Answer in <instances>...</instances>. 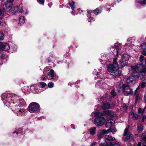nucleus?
<instances>
[{
  "label": "nucleus",
  "mask_w": 146,
  "mask_h": 146,
  "mask_svg": "<svg viewBox=\"0 0 146 146\" xmlns=\"http://www.w3.org/2000/svg\"><path fill=\"white\" fill-rule=\"evenodd\" d=\"M17 96L12 93H8L3 94L2 96V100H6L4 104L7 106L15 107L19 105L23 106L25 105V101L23 99H20L18 100H16L18 98Z\"/></svg>",
  "instance_id": "f257e3e1"
},
{
  "label": "nucleus",
  "mask_w": 146,
  "mask_h": 146,
  "mask_svg": "<svg viewBox=\"0 0 146 146\" xmlns=\"http://www.w3.org/2000/svg\"><path fill=\"white\" fill-rule=\"evenodd\" d=\"M6 7L5 10L6 11H10L14 14H16V13H19V15H26L27 11L25 7L22 6V5H20L19 7L17 6L12 7V4L8 3L5 4Z\"/></svg>",
  "instance_id": "f03ea898"
},
{
  "label": "nucleus",
  "mask_w": 146,
  "mask_h": 146,
  "mask_svg": "<svg viewBox=\"0 0 146 146\" xmlns=\"http://www.w3.org/2000/svg\"><path fill=\"white\" fill-rule=\"evenodd\" d=\"M140 64H137L133 67V69L137 71H140L141 75L143 78H146V68L144 67L146 66V57L141 55L139 57Z\"/></svg>",
  "instance_id": "7ed1b4c3"
},
{
  "label": "nucleus",
  "mask_w": 146,
  "mask_h": 146,
  "mask_svg": "<svg viewBox=\"0 0 146 146\" xmlns=\"http://www.w3.org/2000/svg\"><path fill=\"white\" fill-rule=\"evenodd\" d=\"M94 113L95 115H97L94 120L95 124L98 127L102 126L106 122L105 119L101 116H100V113L96 112Z\"/></svg>",
  "instance_id": "20e7f679"
},
{
  "label": "nucleus",
  "mask_w": 146,
  "mask_h": 146,
  "mask_svg": "<svg viewBox=\"0 0 146 146\" xmlns=\"http://www.w3.org/2000/svg\"><path fill=\"white\" fill-rule=\"evenodd\" d=\"M123 139L125 141L128 140L129 141H133L134 139L133 135L128 131V127L126 128L124 130Z\"/></svg>",
  "instance_id": "39448f33"
},
{
  "label": "nucleus",
  "mask_w": 146,
  "mask_h": 146,
  "mask_svg": "<svg viewBox=\"0 0 146 146\" xmlns=\"http://www.w3.org/2000/svg\"><path fill=\"white\" fill-rule=\"evenodd\" d=\"M40 106L39 104L36 102L31 103L29 106V110L31 113H33L39 110Z\"/></svg>",
  "instance_id": "423d86ee"
},
{
  "label": "nucleus",
  "mask_w": 146,
  "mask_h": 146,
  "mask_svg": "<svg viewBox=\"0 0 146 146\" xmlns=\"http://www.w3.org/2000/svg\"><path fill=\"white\" fill-rule=\"evenodd\" d=\"M101 12V10L98 9H96L95 10L93 11L88 10L87 11L88 14L87 16L89 19L92 20L94 21V15L93 13L96 15H97L100 13Z\"/></svg>",
  "instance_id": "0eeeda50"
},
{
  "label": "nucleus",
  "mask_w": 146,
  "mask_h": 146,
  "mask_svg": "<svg viewBox=\"0 0 146 146\" xmlns=\"http://www.w3.org/2000/svg\"><path fill=\"white\" fill-rule=\"evenodd\" d=\"M44 72H46L48 75L51 77V79H54V77H56L58 78V77L55 75L54 70L52 69H49L47 67H46L44 69Z\"/></svg>",
  "instance_id": "6e6552de"
},
{
  "label": "nucleus",
  "mask_w": 146,
  "mask_h": 146,
  "mask_svg": "<svg viewBox=\"0 0 146 146\" xmlns=\"http://www.w3.org/2000/svg\"><path fill=\"white\" fill-rule=\"evenodd\" d=\"M133 67H135V66H131V67L132 71L133 72L132 75L133 77L136 78H139V76H140L141 79H144L146 78H143L142 76L141 75L140 71L135 70V69H133L132 68Z\"/></svg>",
  "instance_id": "1a4fd4ad"
},
{
  "label": "nucleus",
  "mask_w": 146,
  "mask_h": 146,
  "mask_svg": "<svg viewBox=\"0 0 146 146\" xmlns=\"http://www.w3.org/2000/svg\"><path fill=\"white\" fill-rule=\"evenodd\" d=\"M118 69V64H110L107 66L108 70L110 72L117 71Z\"/></svg>",
  "instance_id": "9d476101"
},
{
  "label": "nucleus",
  "mask_w": 146,
  "mask_h": 146,
  "mask_svg": "<svg viewBox=\"0 0 146 146\" xmlns=\"http://www.w3.org/2000/svg\"><path fill=\"white\" fill-rule=\"evenodd\" d=\"M11 109L15 113H16L17 115L22 116L23 115L25 112V110L23 109L19 110L18 109L14 108L15 107H11Z\"/></svg>",
  "instance_id": "9b49d317"
},
{
  "label": "nucleus",
  "mask_w": 146,
  "mask_h": 146,
  "mask_svg": "<svg viewBox=\"0 0 146 146\" xmlns=\"http://www.w3.org/2000/svg\"><path fill=\"white\" fill-rule=\"evenodd\" d=\"M114 47L117 50V54L118 55L119 53L121 52L123 50L124 47L121 45V44L119 43H116L114 44Z\"/></svg>",
  "instance_id": "f8f14e48"
},
{
  "label": "nucleus",
  "mask_w": 146,
  "mask_h": 146,
  "mask_svg": "<svg viewBox=\"0 0 146 146\" xmlns=\"http://www.w3.org/2000/svg\"><path fill=\"white\" fill-rule=\"evenodd\" d=\"M10 46L9 44L0 42V49L5 51H7L10 49Z\"/></svg>",
  "instance_id": "ddd939ff"
},
{
  "label": "nucleus",
  "mask_w": 146,
  "mask_h": 146,
  "mask_svg": "<svg viewBox=\"0 0 146 146\" xmlns=\"http://www.w3.org/2000/svg\"><path fill=\"white\" fill-rule=\"evenodd\" d=\"M98 72L96 70L94 71L93 74L95 75L94 78L96 79H101L102 77V74L101 73L100 70H98Z\"/></svg>",
  "instance_id": "4468645a"
},
{
  "label": "nucleus",
  "mask_w": 146,
  "mask_h": 146,
  "mask_svg": "<svg viewBox=\"0 0 146 146\" xmlns=\"http://www.w3.org/2000/svg\"><path fill=\"white\" fill-rule=\"evenodd\" d=\"M100 113V116H107L111 118H112L113 116L112 114L111 113L110 111L108 110H104L103 112Z\"/></svg>",
  "instance_id": "2eb2a0df"
},
{
  "label": "nucleus",
  "mask_w": 146,
  "mask_h": 146,
  "mask_svg": "<svg viewBox=\"0 0 146 146\" xmlns=\"http://www.w3.org/2000/svg\"><path fill=\"white\" fill-rule=\"evenodd\" d=\"M108 132V131L106 130H100L97 133V136L98 139H100L102 138L103 136L107 133Z\"/></svg>",
  "instance_id": "dca6fc26"
},
{
  "label": "nucleus",
  "mask_w": 146,
  "mask_h": 146,
  "mask_svg": "<svg viewBox=\"0 0 146 146\" xmlns=\"http://www.w3.org/2000/svg\"><path fill=\"white\" fill-rule=\"evenodd\" d=\"M126 79L127 83L129 86L132 85L135 82V81L133 77H129L127 78Z\"/></svg>",
  "instance_id": "f3484780"
},
{
  "label": "nucleus",
  "mask_w": 146,
  "mask_h": 146,
  "mask_svg": "<svg viewBox=\"0 0 146 146\" xmlns=\"http://www.w3.org/2000/svg\"><path fill=\"white\" fill-rule=\"evenodd\" d=\"M110 118V120H108L106 124V127L108 128H110L111 126L114 124L115 121L114 120L111 119Z\"/></svg>",
  "instance_id": "a211bd4d"
},
{
  "label": "nucleus",
  "mask_w": 146,
  "mask_h": 146,
  "mask_svg": "<svg viewBox=\"0 0 146 146\" xmlns=\"http://www.w3.org/2000/svg\"><path fill=\"white\" fill-rule=\"evenodd\" d=\"M102 107L104 109H109L111 108L110 104L108 102L104 103Z\"/></svg>",
  "instance_id": "6ab92c4d"
},
{
  "label": "nucleus",
  "mask_w": 146,
  "mask_h": 146,
  "mask_svg": "<svg viewBox=\"0 0 146 146\" xmlns=\"http://www.w3.org/2000/svg\"><path fill=\"white\" fill-rule=\"evenodd\" d=\"M96 127H93L89 129L88 131L90 135H93L96 133Z\"/></svg>",
  "instance_id": "aec40b11"
},
{
  "label": "nucleus",
  "mask_w": 146,
  "mask_h": 146,
  "mask_svg": "<svg viewBox=\"0 0 146 146\" xmlns=\"http://www.w3.org/2000/svg\"><path fill=\"white\" fill-rule=\"evenodd\" d=\"M143 126L142 124L140 123H138L137 128V131L139 133H140L142 132L143 130Z\"/></svg>",
  "instance_id": "412c9836"
},
{
  "label": "nucleus",
  "mask_w": 146,
  "mask_h": 146,
  "mask_svg": "<svg viewBox=\"0 0 146 146\" xmlns=\"http://www.w3.org/2000/svg\"><path fill=\"white\" fill-rule=\"evenodd\" d=\"M104 137L105 139L108 141H113L115 139L114 137H112L111 136L108 135H106Z\"/></svg>",
  "instance_id": "4be33fe9"
},
{
  "label": "nucleus",
  "mask_w": 146,
  "mask_h": 146,
  "mask_svg": "<svg viewBox=\"0 0 146 146\" xmlns=\"http://www.w3.org/2000/svg\"><path fill=\"white\" fill-rule=\"evenodd\" d=\"M129 116L131 117L133 119H137L138 117V115L132 112H131L129 113Z\"/></svg>",
  "instance_id": "5701e85b"
},
{
  "label": "nucleus",
  "mask_w": 146,
  "mask_h": 146,
  "mask_svg": "<svg viewBox=\"0 0 146 146\" xmlns=\"http://www.w3.org/2000/svg\"><path fill=\"white\" fill-rule=\"evenodd\" d=\"M121 58L123 60L127 61L129 59V56L128 54H124L122 56Z\"/></svg>",
  "instance_id": "b1692460"
},
{
  "label": "nucleus",
  "mask_w": 146,
  "mask_h": 146,
  "mask_svg": "<svg viewBox=\"0 0 146 146\" xmlns=\"http://www.w3.org/2000/svg\"><path fill=\"white\" fill-rule=\"evenodd\" d=\"M37 86L36 84H34L31 85L30 87V89L33 93H35V90L37 89Z\"/></svg>",
  "instance_id": "393cba45"
},
{
  "label": "nucleus",
  "mask_w": 146,
  "mask_h": 146,
  "mask_svg": "<svg viewBox=\"0 0 146 146\" xmlns=\"http://www.w3.org/2000/svg\"><path fill=\"white\" fill-rule=\"evenodd\" d=\"M25 19L24 18L23 16H20L19 18V24L21 25L25 22Z\"/></svg>",
  "instance_id": "a878e982"
},
{
  "label": "nucleus",
  "mask_w": 146,
  "mask_h": 146,
  "mask_svg": "<svg viewBox=\"0 0 146 146\" xmlns=\"http://www.w3.org/2000/svg\"><path fill=\"white\" fill-rule=\"evenodd\" d=\"M6 7L5 5L4 6L3 9H0V19H1L2 16L4 15V12L5 11H6L5 10Z\"/></svg>",
  "instance_id": "bb28decb"
},
{
  "label": "nucleus",
  "mask_w": 146,
  "mask_h": 146,
  "mask_svg": "<svg viewBox=\"0 0 146 146\" xmlns=\"http://www.w3.org/2000/svg\"><path fill=\"white\" fill-rule=\"evenodd\" d=\"M141 139L146 144V131L142 134L141 136Z\"/></svg>",
  "instance_id": "cd10ccee"
},
{
  "label": "nucleus",
  "mask_w": 146,
  "mask_h": 146,
  "mask_svg": "<svg viewBox=\"0 0 146 146\" xmlns=\"http://www.w3.org/2000/svg\"><path fill=\"white\" fill-rule=\"evenodd\" d=\"M129 88V86L126 84H123L122 87V90L123 92L124 93Z\"/></svg>",
  "instance_id": "c85d7f7f"
},
{
  "label": "nucleus",
  "mask_w": 146,
  "mask_h": 146,
  "mask_svg": "<svg viewBox=\"0 0 146 146\" xmlns=\"http://www.w3.org/2000/svg\"><path fill=\"white\" fill-rule=\"evenodd\" d=\"M125 95H127L129 94H132L133 93V91L132 89H130L129 88L127 90H126L125 92H124Z\"/></svg>",
  "instance_id": "c756f323"
},
{
  "label": "nucleus",
  "mask_w": 146,
  "mask_h": 146,
  "mask_svg": "<svg viewBox=\"0 0 146 146\" xmlns=\"http://www.w3.org/2000/svg\"><path fill=\"white\" fill-rule=\"evenodd\" d=\"M104 98L105 100L108 101H110L111 100V99L112 98V97L106 94L104 96Z\"/></svg>",
  "instance_id": "7c9ffc66"
},
{
  "label": "nucleus",
  "mask_w": 146,
  "mask_h": 146,
  "mask_svg": "<svg viewBox=\"0 0 146 146\" xmlns=\"http://www.w3.org/2000/svg\"><path fill=\"white\" fill-rule=\"evenodd\" d=\"M4 33L1 31H0V41L3 40L4 38Z\"/></svg>",
  "instance_id": "2f4dec72"
},
{
  "label": "nucleus",
  "mask_w": 146,
  "mask_h": 146,
  "mask_svg": "<svg viewBox=\"0 0 146 146\" xmlns=\"http://www.w3.org/2000/svg\"><path fill=\"white\" fill-rule=\"evenodd\" d=\"M120 65L122 68L126 65V62L125 61H120Z\"/></svg>",
  "instance_id": "473e14b6"
},
{
  "label": "nucleus",
  "mask_w": 146,
  "mask_h": 146,
  "mask_svg": "<svg viewBox=\"0 0 146 146\" xmlns=\"http://www.w3.org/2000/svg\"><path fill=\"white\" fill-rule=\"evenodd\" d=\"M117 71H114V72H111L110 75H112L113 78H115L117 76Z\"/></svg>",
  "instance_id": "72a5a7b5"
},
{
  "label": "nucleus",
  "mask_w": 146,
  "mask_h": 146,
  "mask_svg": "<svg viewBox=\"0 0 146 146\" xmlns=\"http://www.w3.org/2000/svg\"><path fill=\"white\" fill-rule=\"evenodd\" d=\"M74 1H72L71 2H69V5L71 7L72 10H73L74 8Z\"/></svg>",
  "instance_id": "f704fd0d"
},
{
  "label": "nucleus",
  "mask_w": 146,
  "mask_h": 146,
  "mask_svg": "<svg viewBox=\"0 0 146 146\" xmlns=\"http://www.w3.org/2000/svg\"><path fill=\"white\" fill-rule=\"evenodd\" d=\"M135 37L132 38L130 37L129 38L127 39V41L128 42H130L133 43L135 41Z\"/></svg>",
  "instance_id": "c9c22d12"
},
{
  "label": "nucleus",
  "mask_w": 146,
  "mask_h": 146,
  "mask_svg": "<svg viewBox=\"0 0 146 146\" xmlns=\"http://www.w3.org/2000/svg\"><path fill=\"white\" fill-rule=\"evenodd\" d=\"M29 87L28 86H25L24 87L23 89V92L25 93H26L29 90Z\"/></svg>",
  "instance_id": "e433bc0d"
},
{
  "label": "nucleus",
  "mask_w": 146,
  "mask_h": 146,
  "mask_svg": "<svg viewBox=\"0 0 146 146\" xmlns=\"http://www.w3.org/2000/svg\"><path fill=\"white\" fill-rule=\"evenodd\" d=\"M40 85L42 88L45 87L46 86V84L44 82H40Z\"/></svg>",
  "instance_id": "4c0bfd02"
},
{
  "label": "nucleus",
  "mask_w": 146,
  "mask_h": 146,
  "mask_svg": "<svg viewBox=\"0 0 146 146\" xmlns=\"http://www.w3.org/2000/svg\"><path fill=\"white\" fill-rule=\"evenodd\" d=\"M139 3L141 5H145L146 4V0H140Z\"/></svg>",
  "instance_id": "58836bf2"
},
{
  "label": "nucleus",
  "mask_w": 146,
  "mask_h": 146,
  "mask_svg": "<svg viewBox=\"0 0 146 146\" xmlns=\"http://www.w3.org/2000/svg\"><path fill=\"white\" fill-rule=\"evenodd\" d=\"M111 97L112 98H114L115 96L116 95V93L113 90H112L111 92Z\"/></svg>",
  "instance_id": "ea45409f"
},
{
  "label": "nucleus",
  "mask_w": 146,
  "mask_h": 146,
  "mask_svg": "<svg viewBox=\"0 0 146 146\" xmlns=\"http://www.w3.org/2000/svg\"><path fill=\"white\" fill-rule=\"evenodd\" d=\"M134 95L135 96V100H136V101H135V102H137L138 101V100L139 99V94H134Z\"/></svg>",
  "instance_id": "a19ab883"
},
{
  "label": "nucleus",
  "mask_w": 146,
  "mask_h": 146,
  "mask_svg": "<svg viewBox=\"0 0 146 146\" xmlns=\"http://www.w3.org/2000/svg\"><path fill=\"white\" fill-rule=\"evenodd\" d=\"M141 48L143 49H146V42L143 43L141 45Z\"/></svg>",
  "instance_id": "79ce46f5"
},
{
  "label": "nucleus",
  "mask_w": 146,
  "mask_h": 146,
  "mask_svg": "<svg viewBox=\"0 0 146 146\" xmlns=\"http://www.w3.org/2000/svg\"><path fill=\"white\" fill-rule=\"evenodd\" d=\"M108 143H104L100 141L99 143V144L100 146H106L108 145Z\"/></svg>",
  "instance_id": "37998d69"
},
{
  "label": "nucleus",
  "mask_w": 146,
  "mask_h": 146,
  "mask_svg": "<svg viewBox=\"0 0 146 146\" xmlns=\"http://www.w3.org/2000/svg\"><path fill=\"white\" fill-rule=\"evenodd\" d=\"M138 113L139 114H141V116H142L144 112H142V110L141 109L139 108L138 109Z\"/></svg>",
  "instance_id": "c03bdc74"
},
{
  "label": "nucleus",
  "mask_w": 146,
  "mask_h": 146,
  "mask_svg": "<svg viewBox=\"0 0 146 146\" xmlns=\"http://www.w3.org/2000/svg\"><path fill=\"white\" fill-rule=\"evenodd\" d=\"M54 85L53 84L52 82H50L48 84V87L49 88H52Z\"/></svg>",
  "instance_id": "a18cd8bd"
},
{
  "label": "nucleus",
  "mask_w": 146,
  "mask_h": 146,
  "mask_svg": "<svg viewBox=\"0 0 146 146\" xmlns=\"http://www.w3.org/2000/svg\"><path fill=\"white\" fill-rule=\"evenodd\" d=\"M146 83L145 82H142L141 84V87L142 88H144L145 87Z\"/></svg>",
  "instance_id": "49530a36"
},
{
  "label": "nucleus",
  "mask_w": 146,
  "mask_h": 146,
  "mask_svg": "<svg viewBox=\"0 0 146 146\" xmlns=\"http://www.w3.org/2000/svg\"><path fill=\"white\" fill-rule=\"evenodd\" d=\"M117 59L116 58H115L113 59V64H118L117 63Z\"/></svg>",
  "instance_id": "de8ad7c7"
},
{
  "label": "nucleus",
  "mask_w": 146,
  "mask_h": 146,
  "mask_svg": "<svg viewBox=\"0 0 146 146\" xmlns=\"http://www.w3.org/2000/svg\"><path fill=\"white\" fill-rule=\"evenodd\" d=\"M38 2L40 4H44V0H37Z\"/></svg>",
  "instance_id": "09e8293b"
},
{
  "label": "nucleus",
  "mask_w": 146,
  "mask_h": 146,
  "mask_svg": "<svg viewBox=\"0 0 146 146\" xmlns=\"http://www.w3.org/2000/svg\"><path fill=\"white\" fill-rule=\"evenodd\" d=\"M140 87H139V86H138V87H137L135 91V93H134V94H138V92L139 91V89H140V88H139Z\"/></svg>",
  "instance_id": "8fccbe9b"
},
{
  "label": "nucleus",
  "mask_w": 146,
  "mask_h": 146,
  "mask_svg": "<svg viewBox=\"0 0 146 146\" xmlns=\"http://www.w3.org/2000/svg\"><path fill=\"white\" fill-rule=\"evenodd\" d=\"M14 0H7V3L9 4H12L11 3L14 1Z\"/></svg>",
  "instance_id": "3c124183"
},
{
  "label": "nucleus",
  "mask_w": 146,
  "mask_h": 146,
  "mask_svg": "<svg viewBox=\"0 0 146 146\" xmlns=\"http://www.w3.org/2000/svg\"><path fill=\"white\" fill-rule=\"evenodd\" d=\"M141 55H143V56H146V51L145 50H143L141 52Z\"/></svg>",
  "instance_id": "603ef678"
},
{
  "label": "nucleus",
  "mask_w": 146,
  "mask_h": 146,
  "mask_svg": "<svg viewBox=\"0 0 146 146\" xmlns=\"http://www.w3.org/2000/svg\"><path fill=\"white\" fill-rule=\"evenodd\" d=\"M117 72V76H120L121 74V72L120 71H118Z\"/></svg>",
  "instance_id": "864d4df0"
},
{
  "label": "nucleus",
  "mask_w": 146,
  "mask_h": 146,
  "mask_svg": "<svg viewBox=\"0 0 146 146\" xmlns=\"http://www.w3.org/2000/svg\"><path fill=\"white\" fill-rule=\"evenodd\" d=\"M120 85V83L119 82H117V84L116 85V86L117 87H119L120 88H121V86H119V85Z\"/></svg>",
  "instance_id": "5fc2aeb1"
},
{
  "label": "nucleus",
  "mask_w": 146,
  "mask_h": 146,
  "mask_svg": "<svg viewBox=\"0 0 146 146\" xmlns=\"http://www.w3.org/2000/svg\"><path fill=\"white\" fill-rule=\"evenodd\" d=\"M41 79L43 80H46V79H45V77H44L43 76H42V77H41Z\"/></svg>",
  "instance_id": "6e6d98bb"
},
{
  "label": "nucleus",
  "mask_w": 146,
  "mask_h": 146,
  "mask_svg": "<svg viewBox=\"0 0 146 146\" xmlns=\"http://www.w3.org/2000/svg\"><path fill=\"white\" fill-rule=\"evenodd\" d=\"M141 142H139L137 144V146H141Z\"/></svg>",
  "instance_id": "4d7b16f0"
},
{
  "label": "nucleus",
  "mask_w": 146,
  "mask_h": 146,
  "mask_svg": "<svg viewBox=\"0 0 146 146\" xmlns=\"http://www.w3.org/2000/svg\"><path fill=\"white\" fill-rule=\"evenodd\" d=\"M99 82H97V83H96V86H98L99 85Z\"/></svg>",
  "instance_id": "13d9d810"
},
{
  "label": "nucleus",
  "mask_w": 146,
  "mask_h": 146,
  "mask_svg": "<svg viewBox=\"0 0 146 146\" xmlns=\"http://www.w3.org/2000/svg\"><path fill=\"white\" fill-rule=\"evenodd\" d=\"M144 98H145V102H146V94H145L144 95Z\"/></svg>",
  "instance_id": "bf43d9fd"
},
{
  "label": "nucleus",
  "mask_w": 146,
  "mask_h": 146,
  "mask_svg": "<svg viewBox=\"0 0 146 146\" xmlns=\"http://www.w3.org/2000/svg\"><path fill=\"white\" fill-rule=\"evenodd\" d=\"M96 144V142H94L92 144V145H94V146H95Z\"/></svg>",
  "instance_id": "052dcab7"
},
{
  "label": "nucleus",
  "mask_w": 146,
  "mask_h": 146,
  "mask_svg": "<svg viewBox=\"0 0 146 146\" xmlns=\"http://www.w3.org/2000/svg\"><path fill=\"white\" fill-rule=\"evenodd\" d=\"M16 133V134H17V135H18V132H16V131H15V132H13V133Z\"/></svg>",
  "instance_id": "680f3d73"
},
{
  "label": "nucleus",
  "mask_w": 146,
  "mask_h": 146,
  "mask_svg": "<svg viewBox=\"0 0 146 146\" xmlns=\"http://www.w3.org/2000/svg\"><path fill=\"white\" fill-rule=\"evenodd\" d=\"M125 45L126 46H129V45H129V44H125Z\"/></svg>",
  "instance_id": "e2e57ef3"
},
{
  "label": "nucleus",
  "mask_w": 146,
  "mask_h": 146,
  "mask_svg": "<svg viewBox=\"0 0 146 146\" xmlns=\"http://www.w3.org/2000/svg\"><path fill=\"white\" fill-rule=\"evenodd\" d=\"M71 127H72L73 128H74L73 127L74 125H71Z\"/></svg>",
  "instance_id": "0e129e2a"
},
{
  "label": "nucleus",
  "mask_w": 146,
  "mask_h": 146,
  "mask_svg": "<svg viewBox=\"0 0 146 146\" xmlns=\"http://www.w3.org/2000/svg\"><path fill=\"white\" fill-rule=\"evenodd\" d=\"M116 130H114V131L112 130L111 131L113 132H115L116 131Z\"/></svg>",
  "instance_id": "69168bd1"
},
{
  "label": "nucleus",
  "mask_w": 146,
  "mask_h": 146,
  "mask_svg": "<svg viewBox=\"0 0 146 146\" xmlns=\"http://www.w3.org/2000/svg\"><path fill=\"white\" fill-rule=\"evenodd\" d=\"M143 146H146V145L145 144H143Z\"/></svg>",
  "instance_id": "338daca9"
},
{
  "label": "nucleus",
  "mask_w": 146,
  "mask_h": 146,
  "mask_svg": "<svg viewBox=\"0 0 146 146\" xmlns=\"http://www.w3.org/2000/svg\"><path fill=\"white\" fill-rule=\"evenodd\" d=\"M88 21L89 22H91V21H90V20H88Z\"/></svg>",
  "instance_id": "774afa93"
}]
</instances>
